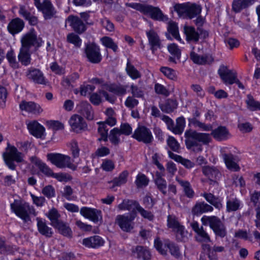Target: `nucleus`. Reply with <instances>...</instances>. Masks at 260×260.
I'll return each instance as SVG.
<instances>
[{"instance_id":"obj_40","label":"nucleus","mask_w":260,"mask_h":260,"mask_svg":"<svg viewBox=\"0 0 260 260\" xmlns=\"http://www.w3.org/2000/svg\"><path fill=\"white\" fill-rule=\"evenodd\" d=\"M37 226L39 233L46 237H51L53 234L52 229L46 222L39 218H37Z\"/></svg>"},{"instance_id":"obj_36","label":"nucleus","mask_w":260,"mask_h":260,"mask_svg":"<svg viewBox=\"0 0 260 260\" xmlns=\"http://www.w3.org/2000/svg\"><path fill=\"white\" fill-rule=\"evenodd\" d=\"M138 205V202L135 201L125 199L117 206V208L119 210H128L136 212Z\"/></svg>"},{"instance_id":"obj_4","label":"nucleus","mask_w":260,"mask_h":260,"mask_svg":"<svg viewBox=\"0 0 260 260\" xmlns=\"http://www.w3.org/2000/svg\"><path fill=\"white\" fill-rule=\"evenodd\" d=\"M201 222L204 225H209L216 236L223 238L226 235L225 226L218 217L204 215L201 218Z\"/></svg>"},{"instance_id":"obj_63","label":"nucleus","mask_w":260,"mask_h":260,"mask_svg":"<svg viewBox=\"0 0 260 260\" xmlns=\"http://www.w3.org/2000/svg\"><path fill=\"white\" fill-rule=\"evenodd\" d=\"M43 195L48 199H51L55 196V190L54 188L51 185L45 186L42 190Z\"/></svg>"},{"instance_id":"obj_31","label":"nucleus","mask_w":260,"mask_h":260,"mask_svg":"<svg viewBox=\"0 0 260 260\" xmlns=\"http://www.w3.org/2000/svg\"><path fill=\"white\" fill-rule=\"evenodd\" d=\"M203 173L211 180H216L220 178L221 173L215 167L205 166L202 168Z\"/></svg>"},{"instance_id":"obj_21","label":"nucleus","mask_w":260,"mask_h":260,"mask_svg":"<svg viewBox=\"0 0 260 260\" xmlns=\"http://www.w3.org/2000/svg\"><path fill=\"white\" fill-rule=\"evenodd\" d=\"M146 35L148 39L150 49L153 53L160 47V40L157 34L153 29L146 31Z\"/></svg>"},{"instance_id":"obj_28","label":"nucleus","mask_w":260,"mask_h":260,"mask_svg":"<svg viewBox=\"0 0 260 260\" xmlns=\"http://www.w3.org/2000/svg\"><path fill=\"white\" fill-rule=\"evenodd\" d=\"M222 157L226 167L233 171H238L240 170L239 166L235 162L234 156L231 153H222Z\"/></svg>"},{"instance_id":"obj_54","label":"nucleus","mask_w":260,"mask_h":260,"mask_svg":"<svg viewBox=\"0 0 260 260\" xmlns=\"http://www.w3.org/2000/svg\"><path fill=\"white\" fill-rule=\"evenodd\" d=\"M101 41L106 47L111 49L115 52L117 51L118 46L111 38L104 37L101 39Z\"/></svg>"},{"instance_id":"obj_32","label":"nucleus","mask_w":260,"mask_h":260,"mask_svg":"<svg viewBox=\"0 0 260 260\" xmlns=\"http://www.w3.org/2000/svg\"><path fill=\"white\" fill-rule=\"evenodd\" d=\"M206 200L218 210L221 209L223 206L222 200L218 197H216L211 193L204 192L202 194Z\"/></svg>"},{"instance_id":"obj_6","label":"nucleus","mask_w":260,"mask_h":260,"mask_svg":"<svg viewBox=\"0 0 260 260\" xmlns=\"http://www.w3.org/2000/svg\"><path fill=\"white\" fill-rule=\"evenodd\" d=\"M185 136L186 147L189 149L197 145V142H202L206 144L211 140L209 134L197 133V131H186Z\"/></svg>"},{"instance_id":"obj_11","label":"nucleus","mask_w":260,"mask_h":260,"mask_svg":"<svg viewBox=\"0 0 260 260\" xmlns=\"http://www.w3.org/2000/svg\"><path fill=\"white\" fill-rule=\"evenodd\" d=\"M184 33L185 35L186 41L188 42L197 43L200 35L203 36L204 38L208 36V32L207 31L200 28H198L197 31L194 27L191 26H184Z\"/></svg>"},{"instance_id":"obj_53","label":"nucleus","mask_w":260,"mask_h":260,"mask_svg":"<svg viewBox=\"0 0 260 260\" xmlns=\"http://www.w3.org/2000/svg\"><path fill=\"white\" fill-rule=\"evenodd\" d=\"M211 135L217 141L225 140L231 137L229 131H212Z\"/></svg>"},{"instance_id":"obj_22","label":"nucleus","mask_w":260,"mask_h":260,"mask_svg":"<svg viewBox=\"0 0 260 260\" xmlns=\"http://www.w3.org/2000/svg\"><path fill=\"white\" fill-rule=\"evenodd\" d=\"M218 73L225 84L230 85L234 84L233 81L237 76L236 73H233L231 70H228L227 68L224 66L218 70Z\"/></svg>"},{"instance_id":"obj_35","label":"nucleus","mask_w":260,"mask_h":260,"mask_svg":"<svg viewBox=\"0 0 260 260\" xmlns=\"http://www.w3.org/2000/svg\"><path fill=\"white\" fill-rule=\"evenodd\" d=\"M206 200L218 210L221 209L223 206L222 200L218 197H216L211 193L204 192L202 194Z\"/></svg>"},{"instance_id":"obj_3","label":"nucleus","mask_w":260,"mask_h":260,"mask_svg":"<svg viewBox=\"0 0 260 260\" xmlns=\"http://www.w3.org/2000/svg\"><path fill=\"white\" fill-rule=\"evenodd\" d=\"M3 157L6 165L12 170L16 169L14 161L19 163L24 161V155L18 151L16 147L11 145L9 143L7 144L6 151L3 153Z\"/></svg>"},{"instance_id":"obj_39","label":"nucleus","mask_w":260,"mask_h":260,"mask_svg":"<svg viewBox=\"0 0 260 260\" xmlns=\"http://www.w3.org/2000/svg\"><path fill=\"white\" fill-rule=\"evenodd\" d=\"M168 49L170 54L172 55L169 58V61L175 63L177 60H179L181 57V51L178 46L175 44H171L168 46Z\"/></svg>"},{"instance_id":"obj_34","label":"nucleus","mask_w":260,"mask_h":260,"mask_svg":"<svg viewBox=\"0 0 260 260\" xmlns=\"http://www.w3.org/2000/svg\"><path fill=\"white\" fill-rule=\"evenodd\" d=\"M206 200L218 210L221 209L223 206L222 200L218 197H216L211 193L204 192L202 194Z\"/></svg>"},{"instance_id":"obj_57","label":"nucleus","mask_w":260,"mask_h":260,"mask_svg":"<svg viewBox=\"0 0 260 260\" xmlns=\"http://www.w3.org/2000/svg\"><path fill=\"white\" fill-rule=\"evenodd\" d=\"M128 173L127 171H123L119 176L118 177L114 178L112 183L113 185L115 186H120L127 181V178L128 176Z\"/></svg>"},{"instance_id":"obj_30","label":"nucleus","mask_w":260,"mask_h":260,"mask_svg":"<svg viewBox=\"0 0 260 260\" xmlns=\"http://www.w3.org/2000/svg\"><path fill=\"white\" fill-rule=\"evenodd\" d=\"M254 0H234L232 3V10L235 13H239L252 5Z\"/></svg>"},{"instance_id":"obj_62","label":"nucleus","mask_w":260,"mask_h":260,"mask_svg":"<svg viewBox=\"0 0 260 260\" xmlns=\"http://www.w3.org/2000/svg\"><path fill=\"white\" fill-rule=\"evenodd\" d=\"M160 71L165 76L171 80H174L176 78V72L171 68L162 67L160 68Z\"/></svg>"},{"instance_id":"obj_52","label":"nucleus","mask_w":260,"mask_h":260,"mask_svg":"<svg viewBox=\"0 0 260 260\" xmlns=\"http://www.w3.org/2000/svg\"><path fill=\"white\" fill-rule=\"evenodd\" d=\"M67 42L72 44L76 48H80L81 45L82 40L76 34L71 32L69 34L67 37Z\"/></svg>"},{"instance_id":"obj_9","label":"nucleus","mask_w":260,"mask_h":260,"mask_svg":"<svg viewBox=\"0 0 260 260\" xmlns=\"http://www.w3.org/2000/svg\"><path fill=\"white\" fill-rule=\"evenodd\" d=\"M85 53L88 60L92 63H99L102 60L100 47L94 43L86 44Z\"/></svg>"},{"instance_id":"obj_46","label":"nucleus","mask_w":260,"mask_h":260,"mask_svg":"<svg viewBox=\"0 0 260 260\" xmlns=\"http://www.w3.org/2000/svg\"><path fill=\"white\" fill-rule=\"evenodd\" d=\"M125 71L127 74L133 80H136L141 77L140 72L131 62L129 59L127 60Z\"/></svg>"},{"instance_id":"obj_24","label":"nucleus","mask_w":260,"mask_h":260,"mask_svg":"<svg viewBox=\"0 0 260 260\" xmlns=\"http://www.w3.org/2000/svg\"><path fill=\"white\" fill-rule=\"evenodd\" d=\"M114 113V111L112 108L107 109L106 114L108 118L105 121L98 122L99 125L98 130H108L109 128L108 127V125L112 127L116 124V119L112 117Z\"/></svg>"},{"instance_id":"obj_45","label":"nucleus","mask_w":260,"mask_h":260,"mask_svg":"<svg viewBox=\"0 0 260 260\" xmlns=\"http://www.w3.org/2000/svg\"><path fill=\"white\" fill-rule=\"evenodd\" d=\"M19 61L24 66H27L30 64L31 61L29 50L21 47L19 53L18 55Z\"/></svg>"},{"instance_id":"obj_43","label":"nucleus","mask_w":260,"mask_h":260,"mask_svg":"<svg viewBox=\"0 0 260 260\" xmlns=\"http://www.w3.org/2000/svg\"><path fill=\"white\" fill-rule=\"evenodd\" d=\"M168 152L171 158L175 160L177 162L181 163L187 169H190L194 167V164L190 160L184 158L181 156L174 154L171 151H168Z\"/></svg>"},{"instance_id":"obj_12","label":"nucleus","mask_w":260,"mask_h":260,"mask_svg":"<svg viewBox=\"0 0 260 260\" xmlns=\"http://www.w3.org/2000/svg\"><path fill=\"white\" fill-rule=\"evenodd\" d=\"M37 9L42 13L45 20L57 18V11L50 0H43L41 5Z\"/></svg>"},{"instance_id":"obj_60","label":"nucleus","mask_w":260,"mask_h":260,"mask_svg":"<svg viewBox=\"0 0 260 260\" xmlns=\"http://www.w3.org/2000/svg\"><path fill=\"white\" fill-rule=\"evenodd\" d=\"M59 216L58 211L55 209H52L49 212L48 217L51 221L53 226L61 221L58 219Z\"/></svg>"},{"instance_id":"obj_41","label":"nucleus","mask_w":260,"mask_h":260,"mask_svg":"<svg viewBox=\"0 0 260 260\" xmlns=\"http://www.w3.org/2000/svg\"><path fill=\"white\" fill-rule=\"evenodd\" d=\"M178 103L176 100L168 99L163 104L159 105V108L162 112L170 113L177 108Z\"/></svg>"},{"instance_id":"obj_37","label":"nucleus","mask_w":260,"mask_h":260,"mask_svg":"<svg viewBox=\"0 0 260 260\" xmlns=\"http://www.w3.org/2000/svg\"><path fill=\"white\" fill-rule=\"evenodd\" d=\"M213 210V208L212 206L203 202L197 203L192 208V212L193 214L199 215L208 212H212Z\"/></svg>"},{"instance_id":"obj_58","label":"nucleus","mask_w":260,"mask_h":260,"mask_svg":"<svg viewBox=\"0 0 260 260\" xmlns=\"http://www.w3.org/2000/svg\"><path fill=\"white\" fill-rule=\"evenodd\" d=\"M6 58L11 67L14 69L18 68L19 63L16 59V57L13 50H11L7 52L6 54Z\"/></svg>"},{"instance_id":"obj_18","label":"nucleus","mask_w":260,"mask_h":260,"mask_svg":"<svg viewBox=\"0 0 260 260\" xmlns=\"http://www.w3.org/2000/svg\"><path fill=\"white\" fill-rule=\"evenodd\" d=\"M132 131H110V133L108 136L107 131H103L101 134V138L99 139V141L103 140L107 141L108 138L113 144H116L119 142V136L120 134H124L125 135H129L132 134Z\"/></svg>"},{"instance_id":"obj_17","label":"nucleus","mask_w":260,"mask_h":260,"mask_svg":"<svg viewBox=\"0 0 260 260\" xmlns=\"http://www.w3.org/2000/svg\"><path fill=\"white\" fill-rule=\"evenodd\" d=\"M68 122L73 130H85L87 128L86 121L82 116L78 114L73 115Z\"/></svg>"},{"instance_id":"obj_33","label":"nucleus","mask_w":260,"mask_h":260,"mask_svg":"<svg viewBox=\"0 0 260 260\" xmlns=\"http://www.w3.org/2000/svg\"><path fill=\"white\" fill-rule=\"evenodd\" d=\"M206 200L218 210L221 209L223 206L222 200L218 197H216L211 193L204 192L202 194Z\"/></svg>"},{"instance_id":"obj_23","label":"nucleus","mask_w":260,"mask_h":260,"mask_svg":"<svg viewBox=\"0 0 260 260\" xmlns=\"http://www.w3.org/2000/svg\"><path fill=\"white\" fill-rule=\"evenodd\" d=\"M24 27V21L19 18H16L9 23L7 29L11 35H15L21 31Z\"/></svg>"},{"instance_id":"obj_38","label":"nucleus","mask_w":260,"mask_h":260,"mask_svg":"<svg viewBox=\"0 0 260 260\" xmlns=\"http://www.w3.org/2000/svg\"><path fill=\"white\" fill-rule=\"evenodd\" d=\"M176 180L182 187L185 195L189 199L193 198L194 196V192L190 183L188 181L181 179L178 177L176 178Z\"/></svg>"},{"instance_id":"obj_5","label":"nucleus","mask_w":260,"mask_h":260,"mask_svg":"<svg viewBox=\"0 0 260 260\" xmlns=\"http://www.w3.org/2000/svg\"><path fill=\"white\" fill-rule=\"evenodd\" d=\"M154 244L157 250L162 255L167 254V248L169 249L171 255L174 257L178 258L181 256L179 247L169 239H165L162 242L159 238H157L155 239Z\"/></svg>"},{"instance_id":"obj_51","label":"nucleus","mask_w":260,"mask_h":260,"mask_svg":"<svg viewBox=\"0 0 260 260\" xmlns=\"http://www.w3.org/2000/svg\"><path fill=\"white\" fill-rule=\"evenodd\" d=\"M174 232L176 234V240L178 241H185L187 239L188 233L185 230V228L183 225H181L175 230Z\"/></svg>"},{"instance_id":"obj_29","label":"nucleus","mask_w":260,"mask_h":260,"mask_svg":"<svg viewBox=\"0 0 260 260\" xmlns=\"http://www.w3.org/2000/svg\"><path fill=\"white\" fill-rule=\"evenodd\" d=\"M241 207V202L239 199L237 198H227L226 203V212H235L240 210Z\"/></svg>"},{"instance_id":"obj_13","label":"nucleus","mask_w":260,"mask_h":260,"mask_svg":"<svg viewBox=\"0 0 260 260\" xmlns=\"http://www.w3.org/2000/svg\"><path fill=\"white\" fill-rule=\"evenodd\" d=\"M190 226L196 233L195 239L199 242H209L211 241L209 234L204 229L203 226H200L197 221L190 223Z\"/></svg>"},{"instance_id":"obj_7","label":"nucleus","mask_w":260,"mask_h":260,"mask_svg":"<svg viewBox=\"0 0 260 260\" xmlns=\"http://www.w3.org/2000/svg\"><path fill=\"white\" fill-rule=\"evenodd\" d=\"M21 47L29 49L34 47L37 50L42 45L43 41L41 37H38L34 28L25 34L21 39Z\"/></svg>"},{"instance_id":"obj_10","label":"nucleus","mask_w":260,"mask_h":260,"mask_svg":"<svg viewBox=\"0 0 260 260\" xmlns=\"http://www.w3.org/2000/svg\"><path fill=\"white\" fill-rule=\"evenodd\" d=\"M136 212H132L129 215H118L116 217V223L121 229L126 232H130L134 228L133 220L136 217Z\"/></svg>"},{"instance_id":"obj_59","label":"nucleus","mask_w":260,"mask_h":260,"mask_svg":"<svg viewBox=\"0 0 260 260\" xmlns=\"http://www.w3.org/2000/svg\"><path fill=\"white\" fill-rule=\"evenodd\" d=\"M79 78V75L77 73H74L71 75L64 77L62 81V84L64 86H70L72 85Z\"/></svg>"},{"instance_id":"obj_1","label":"nucleus","mask_w":260,"mask_h":260,"mask_svg":"<svg viewBox=\"0 0 260 260\" xmlns=\"http://www.w3.org/2000/svg\"><path fill=\"white\" fill-rule=\"evenodd\" d=\"M125 6L135 9L145 15L148 16L153 20L162 22H167L169 20L168 16L165 15L158 7L138 3H126Z\"/></svg>"},{"instance_id":"obj_50","label":"nucleus","mask_w":260,"mask_h":260,"mask_svg":"<svg viewBox=\"0 0 260 260\" xmlns=\"http://www.w3.org/2000/svg\"><path fill=\"white\" fill-rule=\"evenodd\" d=\"M135 252L137 253V256L139 258L144 260H148L150 258L151 255L150 252L146 248L138 246L136 249Z\"/></svg>"},{"instance_id":"obj_20","label":"nucleus","mask_w":260,"mask_h":260,"mask_svg":"<svg viewBox=\"0 0 260 260\" xmlns=\"http://www.w3.org/2000/svg\"><path fill=\"white\" fill-rule=\"evenodd\" d=\"M190 58L193 63L200 65L210 64L214 61V58L210 54L200 55L194 51L190 52Z\"/></svg>"},{"instance_id":"obj_8","label":"nucleus","mask_w":260,"mask_h":260,"mask_svg":"<svg viewBox=\"0 0 260 260\" xmlns=\"http://www.w3.org/2000/svg\"><path fill=\"white\" fill-rule=\"evenodd\" d=\"M47 158L51 162L59 168L68 167L72 170H76V166L73 165L71 160V157L60 153H49Z\"/></svg>"},{"instance_id":"obj_19","label":"nucleus","mask_w":260,"mask_h":260,"mask_svg":"<svg viewBox=\"0 0 260 260\" xmlns=\"http://www.w3.org/2000/svg\"><path fill=\"white\" fill-rule=\"evenodd\" d=\"M19 108L22 111H25L34 114L39 115L43 112L41 106L34 102L22 101L19 104Z\"/></svg>"},{"instance_id":"obj_44","label":"nucleus","mask_w":260,"mask_h":260,"mask_svg":"<svg viewBox=\"0 0 260 260\" xmlns=\"http://www.w3.org/2000/svg\"><path fill=\"white\" fill-rule=\"evenodd\" d=\"M53 227L57 229L58 232L63 236L70 238L72 237V231L71 229L67 223L63 221H60L57 224L53 226Z\"/></svg>"},{"instance_id":"obj_61","label":"nucleus","mask_w":260,"mask_h":260,"mask_svg":"<svg viewBox=\"0 0 260 260\" xmlns=\"http://www.w3.org/2000/svg\"><path fill=\"white\" fill-rule=\"evenodd\" d=\"M26 124L28 130H45V127L37 120H27Z\"/></svg>"},{"instance_id":"obj_56","label":"nucleus","mask_w":260,"mask_h":260,"mask_svg":"<svg viewBox=\"0 0 260 260\" xmlns=\"http://www.w3.org/2000/svg\"><path fill=\"white\" fill-rule=\"evenodd\" d=\"M45 124L48 128L53 130H60L64 128L63 123L58 120H47L46 121Z\"/></svg>"},{"instance_id":"obj_14","label":"nucleus","mask_w":260,"mask_h":260,"mask_svg":"<svg viewBox=\"0 0 260 260\" xmlns=\"http://www.w3.org/2000/svg\"><path fill=\"white\" fill-rule=\"evenodd\" d=\"M26 76L35 83L46 85L47 83L43 73L38 69L29 68L26 72Z\"/></svg>"},{"instance_id":"obj_47","label":"nucleus","mask_w":260,"mask_h":260,"mask_svg":"<svg viewBox=\"0 0 260 260\" xmlns=\"http://www.w3.org/2000/svg\"><path fill=\"white\" fill-rule=\"evenodd\" d=\"M201 12L200 6L195 4H188L187 6L186 15L190 19L195 17Z\"/></svg>"},{"instance_id":"obj_42","label":"nucleus","mask_w":260,"mask_h":260,"mask_svg":"<svg viewBox=\"0 0 260 260\" xmlns=\"http://www.w3.org/2000/svg\"><path fill=\"white\" fill-rule=\"evenodd\" d=\"M133 137L139 141H142L145 143L151 142L153 138L149 131H134Z\"/></svg>"},{"instance_id":"obj_48","label":"nucleus","mask_w":260,"mask_h":260,"mask_svg":"<svg viewBox=\"0 0 260 260\" xmlns=\"http://www.w3.org/2000/svg\"><path fill=\"white\" fill-rule=\"evenodd\" d=\"M154 181L157 188L164 195H166L167 194V182L162 178L161 175L160 173L157 172L156 173V178Z\"/></svg>"},{"instance_id":"obj_49","label":"nucleus","mask_w":260,"mask_h":260,"mask_svg":"<svg viewBox=\"0 0 260 260\" xmlns=\"http://www.w3.org/2000/svg\"><path fill=\"white\" fill-rule=\"evenodd\" d=\"M245 102L248 109L250 111L260 110V102L255 101L252 95H247Z\"/></svg>"},{"instance_id":"obj_16","label":"nucleus","mask_w":260,"mask_h":260,"mask_svg":"<svg viewBox=\"0 0 260 260\" xmlns=\"http://www.w3.org/2000/svg\"><path fill=\"white\" fill-rule=\"evenodd\" d=\"M80 212L82 216L94 222H98L102 220L101 211L96 209L83 207L80 209Z\"/></svg>"},{"instance_id":"obj_27","label":"nucleus","mask_w":260,"mask_h":260,"mask_svg":"<svg viewBox=\"0 0 260 260\" xmlns=\"http://www.w3.org/2000/svg\"><path fill=\"white\" fill-rule=\"evenodd\" d=\"M78 112L88 120L93 118L92 107L87 102H81L78 106Z\"/></svg>"},{"instance_id":"obj_25","label":"nucleus","mask_w":260,"mask_h":260,"mask_svg":"<svg viewBox=\"0 0 260 260\" xmlns=\"http://www.w3.org/2000/svg\"><path fill=\"white\" fill-rule=\"evenodd\" d=\"M104 244V240L99 236L95 235L87 238L82 241V244L88 248H97Z\"/></svg>"},{"instance_id":"obj_15","label":"nucleus","mask_w":260,"mask_h":260,"mask_svg":"<svg viewBox=\"0 0 260 260\" xmlns=\"http://www.w3.org/2000/svg\"><path fill=\"white\" fill-rule=\"evenodd\" d=\"M66 23L69 25L77 33L81 34L86 29V27L82 20L78 16L70 15L66 20Z\"/></svg>"},{"instance_id":"obj_2","label":"nucleus","mask_w":260,"mask_h":260,"mask_svg":"<svg viewBox=\"0 0 260 260\" xmlns=\"http://www.w3.org/2000/svg\"><path fill=\"white\" fill-rule=\"evenodd\" d=\"M12 211L24 222L30 220L29 214L37 215V213L32 206L27 203L20 200H15L10 205Z\"/></svg>"},{"instance_id":"obj_26","label":"nucleus","mask_w":260,"mask_h":260,"mask_svg":"<svg viewBox=\"0 0 260 260\" xmlns=\"http://www.w3.org/2000/svg\"><path fill=\"white\" fill-rule=\"evenodd\" d=\"M104 85L105 89L118 96H122L126 94L128 87L127 85L116 84H105Z\"/></svg>"},{"instance_id":"obj_55","label":"nucleus","mask_w":260,"mask_h":260,"mask_svg":"<svg viewBox=\"0 0 260 260\" xmlns=\"http://www.w3.org/2000/svg\"><path fill=\"white\" fill-rule=\"evenodd\" d=\"M168 30L175 39L178 40L180 39L178 27L176 22L173 21L169 22L168 26Z\"/></svg>"},{"instance_id":"obj_64","label":"nucleus","mask_w":260,"mask_h":260,"mask_svg":"<svg viewBox=\"0 0 260 260\" xmlns=\"http://www.w3.org/2000/svg\"><path fill=\"white\" fill-rule=\"evenodd\" d=\"M135 182L138 187H141L147 185L149 180L145 175L138 174Z\"/></svg>"}]
</instances>
